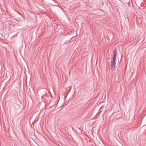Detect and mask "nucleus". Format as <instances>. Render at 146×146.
I'll use <instances>...</instances> for the list:
<instances>
[{
  "label": "nucleus",
  "mask_w": 146,
  "mask_h": 146,
  "mask_svg": "<svg viewBox=\"0 0 146 146\" xmlns=\"http://www.w3.org/2000/svg\"><path fill=\"white\" fill-rule=\"evenodd\" d=\"M117 53L116 51V49H115L114 50V54H113V56H116V54Z\"/></svg>",
  "instance_id": "3"
},
{
  "label": "nucleus",
  "mask_w": 146,
  "mask_h": 146,
  "mask_svg": "<svg viewBox=\"0 0 146 146\" xmlns=\"http://www.w3.org/2000/svg\"><path fill=\"white\" fill-rule=\"evenodd\" d=\"M115 62L111 61V70H113L115 68Z\"/></svg>",
  "instance_id": "1"
},
{
  "label": "nucleus",
  "mask_w": 146,
  "mask_h": 146,
  "mask_svg": "<svg viewBox=\"0 0 146 146\" xmlns=\"http://www.w3.org/2000/svg\"><path fill=\"white\" fill-rule=\"evenodd\" d=\"M116 56H113V58L112 61L115 62Z\"/></svg>",
  "instance_id": "2"
}]
</instances>
